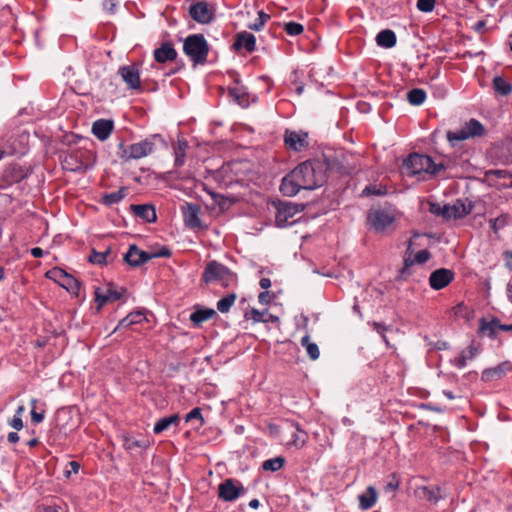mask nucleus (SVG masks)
Here are the masks:
<instances>
[{"label":"nucleus","instance_id":"nucleus-2","mask_svg":"<svg viewBox=\"0 0 512 512\" xmlns=\"http://www.w3.org/2000/svg\"><path fill=\"white\" fill-rule=\"evenodd\" d=\"M183 51L194 65H203L207 62L209 45L202 34H193L185 39Z\"/></svg>","mask_w":512,"mask_h":512},{"label":"nucleus","instance_id":"nucleus-13","mask_svg":"<svg viewBox=\"0 0 512 512\" xmlns=\"http://www.w3.org/2000/svg\"><path fill=\"white\" fill-rule=\"evenodd\" d=\"M118 74L121 76L128 88L141 90L140 74L136 65L122 66L119 68Z\"/></svg>","mask_w":512,"mask_h":512},{"label":"nucleus","instance_id":"nucleus-38","mask_svg":"<svg viewBox=\"0 0 512 512\" xmlns=\"http://www.w3.org/2000/svg\"><path fill=\"white\" fill-rule=\"evenodd\" d=\"M426 99V93L424 90L415 88L407 93V100L412 105H421Z\"/></svg>","mask_w":512,"mask_h":512},{"label":"nucleus","instance_id":"nucleus-56","mask_svg":"<svg viewBox=\"0 0 512 512\" xmlns=\"http://www.w3.org/2000/svg\"><path fill=\"white\" fill-rule=\"evenodd\" d=\"M149 256H151V259L159 258V257H170L171 256V251H170V249H168L166 247H162L157 252L149 253Z\"/></svg>","mask_w":512,"mask_h":512},{"label":"nucleus","instance_id":"nucleus-30","mask_svg":"<svg viewBox=\"0 0 512 512\" xmlns=\"http://www.w3.org/2000/svg\"><path fill=\"white\" fill-rule=\"evenodd\" d=\"M216 316V311L214 309H197L190 315V320L194 325H199L204 321H207Z\"/></svg>","mask_w":512,"mask_h":512},{"label":"nucleus","instance_id":"nucleus-22","mask_svg":"<svg viewBox=\"0 0 512 512\" xmlns=\"http://www.w3.org/2000/svg\"><path fill=\"white\" fill-rule=\"evenodd\" d=\"M153 56L156 62L165 63L173 61L177 57V51L174 49L173 44L170 42H163L159 48L155 49Z\"/></svg>","mask_w":512,"mask_h":512},{"label":"nucleus","instance_id":"nucleus-32","mask_svg":"<svg viewBox=\"0 0 512 512\" xmlns=\"http://www.w3.org/2000/svg\"><path fill=\"white\" fill-rule=\"evenodd\" d=\"M229 96L237 102L238 105H240L243 108L248 107L249 100H248V94L242 89V88H230L229 89Z\"/></svg>","mask_w":512,"mask_h":512},{"label":"nucleus","instance_id":"nucleus-12","mask_svg":"<svg viewBox=\"0 0 512 512\" xmlns=\"http://www.w3.org/2000/svg\"><path fill=\"white\" fill-rule=\"evenodd\" d=\"M124 292V288L118 291L112 284H108L105 289L96 288L95 301L98 304L97 311H99L104 304L120 299Z\"/></svg>","mask_w":512,"mask_h":512},{"label":"nucleus","instance_id":"nucleus-31","mask_svg":"<svg viewBox=\"0 0 512 512\" xmlns=\"http://www.w3.org/2000/svg\"><path fill=\"white\" fill-rule=\"evenodd\" d=\"M292 425L295 427L296 432L293 434L292 440L289 442V444L295 446L298 449L302 448L308 440V434L302 430L297 423H292Z\"/></svg>","mask_w":512,"mask_h":512},{"label":"nucleus","instance_id":"nucleus-19","mask_svg":"<svg viewBox=\"0 0 512 512\" xmlns=\"http://www.w3.org/2000/svg\"><path fill=\"white\" fill-rule=\"evenodd\" d=\"M227 269L226 266L217 261H211L207 264L202 274V281L205 283L219 282L221 277L226 274Z\"/></svg>","mask_w":512,"mask_h":512},{"label":"nucleus","instance_id":"nucleus-9","mask_svg":"<svg viewBox=\"0 0 512 512\" xmlns=\"http://www.w3.org/2000/svg\"><path fill=\"white\" fill-rule=\"evenodd\" d=\"M47 276L50 279H53L55 282L59 283L60 286L65 288L67 291H70L74 294H78L80 290L79 281L74 278L72 275L67 274L61 268H53L47 272Z\"/></svg>","mask_w":512,"mask_h":512},{"label":"nucleus","instance_id":"nucleus-48","mask_svg":"<svg viewBox=\"0 0 512 512\" xmlns=\"http://www.w3.org/2000/svg\"><path fill=\"white\" fill-rule=\"evenodd\" d=\"M434 6L435 0H417V8L422 12H431Z\"/></svg>","mask_w":512,"mask_h":512},{"label":"nucleus","instance_id":"nucleus-10","mask_svg":"<svg viewBox=\"0 0 512 512\" xmlns=\"http://www.w3.org/2000/svg\"><path fill=\"white\" fill-rule=\"evenodd\" d=\"M245 492L243 485L233 479H226L218 486V497L232 502Z\"/></svg>","mask_w":512,"mask_h":512},{"label":"nucleus","instance_id":"nucleus-64","mask_svg":"<svg viewBox=\"0 0 512 512\" xmlns=\"http://www.w3.org/2000/svg\"><path fill=\"white\" fill-rule=\"evenodd\" d=\"M454 314L456 316H459V315H463V311L466 310V306L464 305V303H459L457 304L454 308Z\"/></svg>","mask_w":512,"mask_h":512},{"label":"nucleus","instance_id":"nucleus-18","mask_svg":"<svg viewBox=\"0 0 512 512\" xmlns=\"http://www.w3.org/2000/svg\"><path fill=\"white\" fill-rule=\"evenodd\" d=\"M123 259L130 266L139 267L151 260V256H149L148 252L140 250L135 244H132L129 246V249Z\"/></svg>","mask_w":512,"mask_h":512},{"label":"nucleus","instance_id":"nucleus-57","mask_svg":"<svg viewBox=\"0 0 512 512\" xmlns=\"http://www.w3.org/2000/svg\"><path fill=\"white\" fill-rule=\"evenodd\" d=\"M508 175V171L506 170H489L485 172L486 177L495 176L497 178H505Z\"/></svg>","mask_w":512,"mask_h":512},{"label":"nucleus","instance_id":"nucleus-53","mask_svg":"<svg viewBox=\"0 0 512 512\" xmlns=\"http://www.w3.org/2000/svg\"><path fill=\"white\" fill-rule=\"evenodd\" d=\"M385 190L377 188V186H366L362 191L363 195H383Z\"/></svg>","mask_w":512,"mask_h":512},{"label":"nucleus","instance_id":"nucleus-51","mask_svg":"<svg viewBox=\"0 0 512 512\" xmlns=\"http://www.w3.org/2000/svg\"><path fill=\"white\" fill-rule=\"evenodd\" d=\"M39 510L42 512H61L62 507L56 503L53 504H42L39 506Z\"/></svg>","mask_w":512,"mask_h":512},{"label":"nucleus","instance_id":"nucleus-46","mask_svg":"<svg viewBox=\"0 0 512 512\" xmlns=\"http://www.w3.org/2000/svg\"><path fill=\"white\" fill-rule=\"evenodd\" d=\"M269 19L270 16L268 14L264 13L263 11H259L258 19L255 21V23L249 25V28L259 31Z\"/></svg>","mask_w":512,"mask_h":512},{"label":"nucleus","instance_id":"nucleus-15","mask_svg":"<svg viewBox=\"0 0 512 512\" xmlns=\"http://www.w3.org/2000/svg\"><path fill=\"white\" fill-rule=\"evenodd\" d=\"M308 134L305 132H296L286 130L284 134V142L288 148L294 151H301L308 147Z\"/></svg>","mask_w":512,"mask_h":512},{"label":"nucleus","instance_id":"nucleus-59","mask_svg":"<svg viewBox=\"0 0 512 512\" xmlns=\"http://www.w3.org/2000/svg\"><path fill=\"white\" fill-rule=\"evenodd\" d=\"M467 356L465 353H462L457 359H455V365L459 368V369H462L463 367L466 366V361H467Z\"/></svg>","mask_w":512,"mask_h":512},{"label":"nucleus","instance_id":"nucleus-40","mask_svg":"<svg viewBox=\"0 0 512 512\" xmlns=\"http://www.w3.org/2000/svg\"><path fill=\"white\" fill-rule=\"evenodd\" d=\"M125 195V189L121 188L118 191L103 195L102 203L105 205H113L119 203L125 197Z\"/></svg>","mask_w":512,"mask_h":512},{"label":"nucleus","instance_id":"nucleus-6","mask_svg":"<svg viewBox=\"0 0 512 512\" xmlns=\"http://www.w3.org/2000/svg\"><path fill=\"white\" fill-rule=\"evenodd\" d=\"M394 213L385 209H372L369 211L367 220L376 232H384L395 221Z\"/></svg>","mask_w":512,"mask_h":512},{"label":"nucleus","instance_id":"nucleus-60","mask_svg":"<svg viewBox=\"0 0 512 512\" xmlns=\"http://www.w3.org/2000/svg\"><path fill=\"white\" fill-rule=\"evenodd\" d=\"M69 466H70V470L66 471V476L69 477L70 474L73 472V473H78L79 469H80V464L76 461H71L69 462Z\"/></svg>","mask_w":512,"mask_h":512},{"label":"nucleus","instance_id":"nucleus-16","mask_svg":"<svg viewBox=\"0 0 512 512\" xmlns=\"http://www.w3.org/2000/svg\"><path fill=\"white\" fill-rule=\"evenodd\" d=\"M414 494L419 500L433 504L445 497L439 486H420L415 489Z\"/></svg>","mask_w":512,"mask_h":512},{"label":"nucleus","instance_id":"nucleus-33","mask_svg":"<svg viewBox=\"0 0 512 512\" xmlns=\"http://www.w3.org/2000/svg\"><path fill=\"white\" fill-rule=\"evenodd\" d=\"M493 88L502 96H507L512 92V85L500 76L494 77Z\"/></svg>","mask_w":512,"mask_h":512},{"label":"nucleus","instance_id":"nucleus-58","mask_svg":"<svg viewBox=\"0 0 512 512\" xmlns=\"http://www.w3.org/2000/svg\"><path fill=\"white\" fill-rule=\"evenodd\" d=\"M44 419V411L37 412L35 409L31 410V420L34 424H39Z\"/></svg>","mask_w":512,"mask_h":512},{"label":"nucleus","instance_id":"nucleus-27","mask_svg":"<svg viewBox=\"0 0 512 512\" xmlns=\"http://www.w3.org/2000/svg\"><path fill=\"white\" fill-rule=\"evenodd\" d=\"M378 499V493L374 486L367 487L366 491L358 496L359 507L362 510H368L372 508Z\"/></svg>","mask_w":512,"mask_h":512},{"label":"nucleus","instance_id":"nucleus-11","mask_svg":"<svg viewBox=\"0 0 512 512\" xmlns=\"http://www.w3.org/2000/svg\"><path fill=\"white\" fill-rule=\"evenodd\" d=\"M276 207V215H275V223L278 227H285L291 222V219L294 215L299 213L302 209L299 208L298 205L293 204L291 202H278L275 204Z\"/></svg>","mask_w":512,"mask_h":512},{"label":"nucleus","instance_id":"nucleus-7","mask_svg":"<svg viewBox=\"0 0 512 512\" xmlns=\"http://www.w3.org/2000/svg\"><path fill=\"white\" fill-rule=\"evenodd\" d=\"M214 8L206 0L198 1L189 7L190 17L199 24H209L214 19Z\"/></svg>","mask_w":512,"mask_h":512},{"label":"nucleus","instance_id":"nucleus-1","mask_svg":"<svg viewBox=\"0 0 512 512\" xmlns=\"http://www.w3.org/2000/svg\"><path fill=\"white\" fill-rule=\"evenodd\" d=\"M333 168V163L326 156L307 160L282 179L280 191L285 196L293 197L300 190H314L326 182L327 173Z\"/></svg>","mask_w":512,"mask_h":512},{"label":"nucleus","instance_id":"nucleus-42","mask_svg":"<svg viewBox=\"0 0 512 512\" xmlns=\"http://www.w3.org/2000/svg\"><path fill=\"white\" fill-rule=\"evenodd\" d=\"M284 463H285V459L283 457L279 456V457H276L273 459H268V460L264 461L262 464V468L265 471L275 472V471L280 470L283 467Z\"/></svg>","mask_w":512,"mask_h":512},{"label":"nucleus","instance_id":"nucleus-28","mask_svg":"<svg viewBox=\"0 0 512 512\" xmlns=\"http://www.w3.org/2000/svg\"><path fill=\"white\" fill-rule=\"evenodd\" d=\"M378 46L383 48H392L396 44V35L390 29L380 31L376 36Z\"/></svg>","mask_w":512,"mask_h":512},{"label":"nucleus","instance_id":"nucleus-54","mask_svg":"<svg viewBox=\"0 0 512 512\" xmlns=\"http://www.w3.org/2000/svg\"><path fill=\"white\" fill-rule=\"evenodd\" d=\"M399 487V480L396 478L395 475L391 476V480L385 485V491L386 492H394Z\"/></svg>","mask_w":512,"mask_h":512},{"label":"nucleus","instance_id":"nucleus-55","mask_svg":"<svg viewBox=\"0 0 512 512\" xmlns=\"http://www.w3.org/2000/svg\"><path fill=\"white\" fill-rule=\"evenodd\" d=\"M9 425L15 430H21L23 428L22 418L18 415H14L10 420Z\"/></svg>","mask_w":512,"mask_h":512},{"label":"nucleus","instance_id":"nucleus-63","mask_svg":"<svg viewBox=\"0 0 512 512\" xmlns=\"http://www.w3.org/2000/svg\"><path fill=\"white\" fill-rule=\"evenodd\" d=\"M258 300L261 304H268L270 302V295L268 291L261 292L258 295Z\"/></svg>","mask_w":512,"mask_h":512},{"label":"nucleus","instance_id":"nucleus-35","mask_svg":"<svg viewBox=\"0 0 512 512\" xmlns=\"http://www.w3.org/2000/svg\"><path fill=\"white\" fill-rule=\"evenodd\" d=\"M301 345L306 349L308 356L312 360H317L320 356V351L316 343L310 341V336L305 335L301 339Z\"/></svg>","mask_w":512,"mask_h":512},{"label":"nucleus","instance_id":"nucleus-43","mask_svg":"<svg viewBox=\"0 0 512 512\" xmlns=\"http://www.w3.org/2000/svg\"><path fill=\"white\" fill-rule=\"evenodd\" d=\"M109 254L110 249H107L104 252H97L93 249L91 255L89 256V262L98 265L106 264L108 262L107 258Z\"/></svg>","mask_w":512,"mask_h":512},{"label":"nucleus","instance_id":"nucleus-49","mask_svg":"<svg viewBox=\"0 0 512 512\" xmlns=\"http://www.w3.org/2000/svg\"><path fill=\"white\" fill-rule=\"evenodd\" d=\"M431 257V254L428 250H421L414 256V261L416 264H424Z\"/></svg>","mask_w":512,"mask_h":512},{"label":"nucleus","instance_id":"nucleus-39","mask_svg":"<svg viewBox=\"0 0 512 512\" xmlns=\"http://www.w3.org/2000/svg\"><path fill=\"white\" fill-rule=\"evenodd\" d=\"M237 299V295L235 293H229L225 297L221 298L217 302V309L221 313H227L229 312L230 308L234 304L235 300Z\"/></svg>","mask_w":512,"mask_h":512},{"label":"nucleus","instance_id":"nucleus-5","mask_svg":"<svg viewBox=\"0 0 512 512\" xmlns=\"http://www.w3.org/2000/svg\"><path fill=\"white\" fill-rule=\"evenodd\" d=\"M486 135L485 127L476 119H470L456 131L447 132V140L454 145L455 142L469 138L483 137Z\"/></svg>","mask_w":512,"mask_h":512},{"label":"nucleus","instance_id":"nucleus-4","mask_svg":"<svg viewBox=\"0 0 512 512\" xmlns=\"http://www.w3.org/2000/svg\"><path fill=\"white\" fill-rule=\"evenodd\" d=\"M472 205L466 204L464 201L458 199L452 205H440L438 203H429V211L444 219H460L470 214Z\"/></svg>","mask_w":512,"mask_h":512},{"label":"nucleus","instance_id":"nucleus-52","mask_svg":"<svg viewBox=\"0 0 512 512\" xmlns=\"http://www.w3.org/2000/svg\"><path fill=\"white\" fill-rule=\"evenodd\" d=\"M246 318H251L254 322H265L263 319V313L257 309H252L250 313L245 314Z\"/></svg>","mask_w":512,"mask_h":512},{"label":"nucleus","instance_id":"nucleus-36","mask_svg":"<svg viewBox=\"0 0 512 512\" xmlns=\"http://www.w3.org/2000/svg\"><path fill=\"white\" fill-rule=\"evenodd\" d=\"M144 319H145V316L143 315L142 312L130 313L129 315H127L125 318H123L119 322L116 329L121 328V327H129L133 324H138V323L142 322Z\"/></svg>","mask_w":512,"mask_h":512},{"label":"nucleus","instance_id":"nucleus-45","mask_svg":"<svg viewBox=\"0 0 512 512\" xmlns=\"http://www.w3.org/2000/svg\"><path fill=\"white\" fill-rule=\"evenodd\" d=\"M284 29H285L286 33L291 36L300 35L304 30L303 26L296 22L286 23Z\"/></svg>","mask_w":512,"mask_h":512},{"label":"nucleus","instance_id":"nucleus-50","mask_svg":"<svg viewBox=\"0 0 512 512\" xmlns=\"http://www.w3.org/2000/svg\"><path fill=\"white\" fill-rule=\"evenodd\" d=\"M193 419H199L201 421V424L203 423V417L200 408L196 407L192 409L185 417L186 422H189Z\"/></svg>","mask_w":512,"mask_h":512},{"label":"nucleus","instance_id":"nucleus-47","mask_svg":"<svg viewBox=\"0 0 512 512\" xmlns=\"http://www.w3.org/2000/svg\"><path fill=\"white\" fill-rule=\"evenodd\" d=\"M237 277L234 273H232L229 269H227L226 274L221 277L219 283L223 287H229L233 283H235Z\"/></svg>","mask_w":512,"mask_h":512},{"label":"nucleus","instance_id":"nucleus-17","mask_svg":"<svg viewBox=\"0 0 512 512\" xmlns=\"http://www.w3.org/2000/svg\"><path fill=\"white\" fill-rule=\"evenodd\" d=\"M185 225L189 228H201L202 221L199 217L201 207L198 204L186 203L183 207Z\"/></svg>","mask_w":512,"mask_h":512},{"label":"nucleus","instance_id":"nucleus-20","mask_svg":"<svg viewBox=\"0 0 512 512\" xmlns=\"http://www.w3.org/2000/svg\"><path fill=\"white\" fill-rule=\"evenodd\" d=\"M256 48V38L253 34L242 31L236 34L235 42L233 44V49L235 51H240L245 49L246 52L251 53Z\"/></svg>","mask_w":512,"mask_h":512},{"label":"nucleus","instance_id":"nucleus-23","mask_svg":"<svg viewBox=\"0 0 512 512\" xmlns=\"http://www.w3.org/2000/svg\"><path fill=\"white\" fill-rule=\"evenodd\" d=\"M511 368L512 366L510 362H502L496 367L485 369L482 372L481 379L486 382L498 380L506 375V373L509 372Z\"/></svg>","mask_w":512,"mask_h":512},{"label":"nucleus","instance_id":"nucleus-26","mask_svg":"<svg viewBox=\"0 0 512 512\" xmlns=\"http://www.w3.org/2000/svg\"><path fill=\"white\" fill-rule=\"evenodd\" d=\"M130 208L137 217H139L149 223H153L157 219L155 208L152 205H148V204L134 205L133 204L130 206Z\"/></svg>","mask_w":512,"mask_h":512},{"label":"nucleus","instance_id":"nucleus-24","mask_svg":"<svg viewBox=\"0 0 512 512\" xmlns=\"http://www.w3.org/2000/svg\"><path fill=\"white\" fill-rule=\"evenodd\" d=\"M91 154H89L87 151H83V165L81 163H78L77 161V155H69L65 157L63 163L64 167L66 169H69L71 171H79V170H86L88 167L91 166Z\"/></svg>","mask_w":512,"mask_h":512},{"label":"nucleus","instance_id":"nucleus-3","mask_svg":"<svg viewBox=\"0 0 512 512\" xmlns=\"http://www.w3.org/2000/svg\"><path fill=\"white\" fill-rule=\"evenodd\" d=\"M403 167L408 175H417L422 172L437 174L444 169L442 163L435 164L433 160L426 155L411 154L403 163Z\"/></svg>","mask_w":512,"mask_h":512},{"label":"nucleus","instance_id":"nucleus-21","mask_svg":"<svg viewBox=\"0 0 512 512\" xmlns=\"http://www.w3.org/2000/svg\"><path fill=\"white\" fill-rule=\"evenodd\" d=\"M114 122L108 119L96 120L92 125V133L100 141L106 140L112 133Z\"/></svg>","mask_w":512,"mask_h":512},{"label":"nucleus","instance_id":"nucleus-25","mask_svg":"<svg viewBox=\"0 0 512 512\" xmlns=\"http://www.w3.org/2000/svg\"><path fill=\"white\" fill-rule=\"evenodd\" d=\"M411 247L412 241L410 240L408 243L407 250L403 257V266L399 270L398 278L400 280H407L413 274V267L416 264V262L414 261V258L411 257Z\"/></svg>","mask_w":512,"mask_h":512},{"label":"nucleus","instance_id":"nucleus-61","mask_svg":"<svg viewBox=\"0 0 512 512\" xmlns=\"http://www.w3.org/2000/svg\"><path fill=\"white\" fill-rule=\"evenodd\" d=\"M103 5L107 11L113 13L115 10V7L117 6V1L116 0H105Z\"/></svg>","mask_w":512,"mask_h":512},{"label":"nucleus","instance_id":"nucleus-62","mask_svg":"<svg viewBox=\"0 0 512 512\" xmlns=\"http://www.w3.org/2000/svg\"><path fill=\"white\" fill-rule=\"evenodd\" d=\"M8 173H15L16 174L15 177H13V179L15 181H19L20 179L23 178V175H22V172H21L20 169L12 168L11 170H6L5 177L8 176Z\"/></svg>","mask_w":512,"mask_h":512},{"label":"nucleus","instance_id":"nucleus-14","mask_svg":"<svg viewBox=\"0 0 512 512\" xmlns=\"http://www.w3.org/2000/svg\"><path fill=\"white\" fill-rule=\"evenodd\" d=\"M453 279V271L446 268H440L431 273L429 277V284L434 290H440L451 283Z\"/></svg>","mask_w":512,"mask_h":512},{"label":"nucleus","instance_id":"nucleus-8","mask_svg":"<svg viewBox=\"0 0 512 512\" xmlns=\"http://www.w3.org/2000/svg\"><path fill=\"white\" fill-rule=\"evenodd\" d=\"M153 151L154 143L151 139H145L124 148L121 158L125 160L140 159L150 155Z\"/></svg>","mask_w":512,"mask_h":512},{"label":"nucleus","instance_id":"nucleus-44","mask_svg":"<svg viewBox=\"0 0 512 512\" xmlns=\"http://www.w3.org/2000/svg\"><path fill=\"white\" fill-rule=\"evenodd\" d=\"M490 228L497 233L499 229L505 227L507 225V217L502 215L497 218H492L489 220Z\"/></svg>","mask_w":512,"mask_h":512},{"label":"nucleus","instance_id":"nucleus-34","mask_svg":"<svg viewBox=\"0 0 512 512\" xmlns=\"http://www.w3.org/2000/svg\"><path fill=\"white\" fill-rule=\"evenodd\" d=\"M188 148V143L185 140H178L177 144L174 147L175 154V166L181 167L184 164L186 150Z\"/></svg>","mask_w":512,"mask_h":512},{"label":"nucleus","instance_id":"nucleus-37","mask_svg":"<svg viewBox=\"0 0 512 512\" xmlns=\"http://www.w3.org/2000/svg\"><path fill=\"white\" fill-rule=\"evenodd\" d=\"M499 325H501L499 319L494 318L490 322H486L484 319L481 320L480 331L488 332L489 337L494 338L496 336L497 330H499Z\"/></svg>","mask_w":512,"mask_h":512},{"label":"nucleus","instance_id":"nucleus-41","mask_svg":"<svg viewBox=\"0 0 512 512\" xmlns=\"http://www.w3.org/2000/svg\"><path fill=\"white\" fill-rule=\"evenodd\" d=\"M149 441L146 439L136 440L131 437H125L124 439V447L128 451H134L136 448L146 449L149 446Z\"/></svg>","mask_w":512,"mask_h":512},{"label":"nucleus","instance_id":"nucleus-29","mask_svg":"<svg viewBox=\"0 0 512 512\" xmlns=\"http://www.w3.org/2000/svg\"><path fill=\"white\" fill-rule=\"evenodd\" d=\"M179 420H180V418H179L178 414H173L169 417L161 418L156 422L153 432L155 434H160L161 432L167 430L172 425L177 426L179 423Z\"/></svg>","mask_w":512,"mask_h":512}]
</instances>
